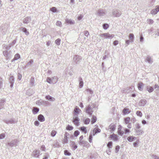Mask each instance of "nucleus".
<instances>
[{
    "label": "nucleus",
    "instance_id": "1",
    "mask_svg": "<svg viewBox=\"0 0 159 159\" xmlns=\"http://www.w3.org/2000/svg\"><path fill=\"white\" fill-rule=\"evenodd\" d=\"M92 107H91L90 105L89 104L85 107L86 112L90 116H91L93 113V108L94 107V105L93 104V106L92 105Z\"/></svg>",
    "mask_w": 159,
    "mask_h": 159
},
{
    "label": "nucleus",
    "instance_id": "2",
    "mask_svg": "<svg viewBox=\"0 0 159 159\" xmlns=\"http://www.w3.org/2000/svg\"><path fill=\"white\" fill-rule=\"evenodd\" d=\"M112 14L114 17H119L121 14V11L119 10L116 9H115L112 11Z\"/></svg>",
    "mask_w": 159,
    "mask_h": 159
},
{
    "label": "nucleus",
    "instance_id": "3",
    "mask_svg": "<svg viewBox=\"0 0 159 159\" xmlns=\"http://www.w3.org/2000/svg\"><path fill=\"white\" fill-rule=\"evenodd\" d=\"M82 60V57L79 55H75L73 58V61L76 64H79Z\"/></svg>",
    "mask_w": 159,
    "mask_h": 159
},
{
    "label": "nucleus",
    "instance_id": "4",
    "mask_svg": "<svg viewBox=\"0 0 159 159\" xmlns=\"http://www.w3.org/2000/svg\"><path fill=\"white\" fill-rule=\"evenodd\" d=\"M73 120V122L74 124L76 126H78L79 125L80 119L78 118V115L74 114Z\"/></svg>",
    "mask_w": 159,
    "mask_h": 159
},
{
    "label": "nucleus",
    "instance_id": "5",
    "mask_svg": "<svg viewBox=\"0 0 159 159\" xmlns=\"http://www.w3.org/2000/svg\"><path fill=\"white\" fill-rule=\"evenodd\" d=\"M36 103L39 106H40L41 105H43L44 106H48L49 104H50V103L48 102L47 101L43 100L41 99L37 101Z\"/></svg>",
    "mask_w": 159,
    "mask_h": 159
},
{
    "label": "nucleus",
    "instance_id": "6",
    "mask_svg": "<svg viewBox=\"0 0 159 159\" xmlns=\"http://www.w3.org/2000/svg\"><path fill=\"white\" fill-rule=\"evenodd\" d=\"M100 36L102 38L105 37L106 39H111L114 36V35L110 34L109 33H105L101 34Z\"/></svg>",
    "mask_w": 159,
    "mask_h": 159
},
{
    "label": "nucleus",
    "instance_id": "7",
    "mask_svg": "<svg viewBox=\"0 0 159 159\" xmlns=\"http://www.w3.org/2000/svg\"><path fill=\"white\" fill-rule=\"evenodd\" d=\"M106 14V11L105 9H100L98 10L97 15L100 16H102Z\"/></svg>",
    "mask_w": 159,
    "mask_h": 159
},
{
    "label": "nucleus",
    "instance_id": "8",
    "mask_svg": "<svg viewBox=\"0 0 159 159\" xmlns=\"http://www.w3.org/2000/svg\"><path fill=\"white\" fill-rule=\"evenodd\" d=\"M7 25H2L1 26V30L3 34H5L7 29Z\"/></svg>",
    "mask_w": 159,
    "mask_h": 159
},
{
    "label": "nucleus",
    "instance_id": "9",
    "mask_svg": "<svg viewBox=\"0 0 159 159\" xmlns=\"http://www.w3.org/2000/svg\"><path fill=\"white\" fill-rule=\"evenodd\" d=\"M79 144L80 145H82L84 147H89V143L86 141L84 140L80 141Z\"/></svg>",
    "mask_w": 159,
    "mask_h": 159
},
{
    "label": "nucleus",
    "instance_id": "10",
    "mask_svg": "<svg viewBox=\"0 0 159 159\" xmlns=\"http://www.w3.org/2000/svg\"><path fill=\"white\" fill-rule=\"evenodd\" d=\"M147 101L145 99H142L139 101V105L140 106H144L147 103Z\"/></svg>",
    "mask_w": 159,
    "mask_h": 159
},
{
    "label": "nucleus",
    "instance_id": "11",
    "mask_svg": "<svg viewBox=\"0 0 159 159\" xmlns=\"http://www.w3.org/2000/svg\"><path fill=\"white\" fill-rule=\"evenodd\" d=\"M39 150H35L32 153V155L34 157H38L39 156Z\"/></svg>",
    "mask_w": 159,
    "mask_h": 159
},
{
    "label": "nucleus",
    "instance_id": "12",
    "mask_svg": "<svg viewBox=\"0 0 159 159\" xmlns=\"http://www.w3.org/2000/svg\"><path fill=\"white\" fill-rule=\"evenodd\" d=\"M31 20V18L30 17H26L24 18L23 20V23L24 24H27L29 23Z\"/></svg>",
    "mask_w": 159,
    "mask_h": 159
},
{
    "label": "nucleus",
    "instance_id": "13",
    "mask_svg": "<svg viewBox=\"0 0 159 159\" xmlns=\"http://www.w3.org/2000/svg\"><path fill=\"white\" fill-rule=\"evenodd\" d=\"M68 135H69V134L67 132H65L64 134V139L63 141V143H67L68 141V138L67 136Z\"/></svg>",
    "mask_w": 159,
    "mask_h": 159
},
{
    "label": "nucleus",
    "instance_id": "14",
    "mask_svg": "<svg viewBox=\"0 0 159 159\" xmlns=\"http://www.w3.org/2000/svg\"><path fill=\"white\" fill-rule=\"evenodd\" d=\"M17 142V140L15 139L14 140L12 141L11 142L8 143H7V145L8 146L11 147H13L16 144Z\"/></svg>",
    "mask_w": 159,
    "mask_h": 159
},
{
    "label": "nucleus",
    "instance_id": "15",
    "mask_svg": "<svg viewBox=\"0 0 159 159\" xmlns=\"http://www.w3.org/2000/svg\"><path fill=\"white\" fill-rule=\"evenodd\" d=\"M45 98L46 99L52 102L54 101L55 100V98L54 97H53L49 95L46 96Z\"/></svg>",
    "mask_w": 159,
    "mask_h": 159
},
{
    "label": "nucleus",
    "instance_id": "16",
    "mask_svg": "<svg viewBox=\"0 0 159 159\" xmlns=\"http://www.w3.org/2000/svg\"><path fill=\"white\" fill-rule=\"evenodd\" d=\"M116 127V126L114 124L112 123L109 126L108 129H110V131H113L115 129Z\"/></svg>",
    "mask_w": 159,
    "mask_h": 159
},
{
    "label": "nucleus",
    "instance_id": "17",
    "mask_svg": "<svg viewBox=\"0 0 159 159\" xmlns=\"http://www.w3.org/2000/svg\"><path fill=\"white\" fill-rule=\"evenodd\" d=\"M20 30H22L23 32H24L25 34L26 35H28L29 34V32L27 31L26 28L23 27H20Z\"/></svg>",
    "mask_w": 159,
    "mask_h": 159
},
{
    "label": "nucleus",
    "instance_id": "18",
    "mask_svg": "<svg viewBox=\"0 0 159 159\" xmlns=\"http://www.w3.org/2000/svg\"><path fill=\"white\" fill-rule=\"evenodd\" d=\"M110 137L115 141H117L118 139L117 135L116 134H114L111 135Z\"/></svg>",
    "mask_w": 159,
    "mask_h": 159
},
{
    "label": "nucleus",
    "instance_id": "19",
    "mask_svg": "<svg viewBox=\"0 0 159 159\" xmlns=\"http://www.w3.org/2000/svg\"><path fill=\"white\" fill-rule=\"evenodd\" d=\"M9 81L10 83L11 84L10 87L11 88H12L13 86L14 81V78L13 76H11L10 77Z\"/></svg>",
    "mask_w": 159,
    "mask_h": 159
},
{
    "label": "nucleus",
    "instance_id": "20",
    "mask_svg": "<svg viewBox=\"0 0 159 159\" xmlns=\"http://www.w3.org/2000/svg\"><path fill=\"white\" fill-rule=\"evenodd\" d=\"M130 112V111L129 109L125 108L122 111V112L124 115H126L129 114Z\"/></svg>",
    "mask_w": 159,
    "mask_h": 159
},
{
    "label": "nucleus",
    "instance_id": "21",
    "mask_svg": "<svg viewBox=\"0 0 159 159\" xmlns=\"http://www.w3.org/2000/svg\"><path fill=\"white\" fill-rule=\"evenodd\" d=\"M66 23L70 24V25H73L75 23V22L74 20L68 19H66Z\"/></svg>",
    "mask_w": 159,
    "mask_h": 159
},
{
    "label": "nucleus",
    "instance_id": "22",
    "mask_svg": "<svg viewBox=\"0 0 159 159\" xmlns=\"http://www.w3.org/2000/svg\"><path fill=\"white\" fill-rule=\"evenodd\" d=\"M38 119L41 122H43L45 120V118L42 114H40L38 116Z\"/></svg>",
    "mask_w": 159,
    "mask_h": 159
},
{
    "label": "nucleus",
    "instance_id": "23",
    "mask_svg": "<svg viewBox=\"0 0 159 159\" xmlns=\"http://www.w3.org/2000/svg\"><path fill=\"white\" fill-rule=\"evenodd\" d=\"M20 58V54L18 53H17L14 56V57L13 59L11 61L12 62L13 61L16 60H17V59H19Z\"/></svg>",
    "mask_w": 159,
    "mask_h": 159
},
{
    "label": "nucleus",
    "instance_id": "24",
    "mask_svg": "<svg viewBox=\"0 0 159 159\" xmlns=\"http://www.w3.org/2000/svg\"><path fill=\"white\" fill-rule=\"evenodd\" d=\"M101 130L98 128H94L93 130V135L94 136L96 133H100Z\"/></svg>",
    "mask_w": 159,
    "mask_h": 159
},
{
    "label": "nucleus",
    "instance_id": "25",
    "mask_svg": "<svg viewBox=\"0 0 159 159\" xmlns=\"http://www.w3.org/2000/svg\"><path fill=\"white\" fill-rule=\"evenodd\" d=\"M144 85L141 82L138 84V87L139 89L140 90H142L143 89V87Z\"/></svg>",
    "mask_w": 159,
    "mask_h": 159
},
{
    "label": "nucleus",
    "instance_id": "26",
    "mask_svg": "<svg viewBox=\"0 0 159 159\" xmlns=\"http://www.w3.org/2000/svg\"><path fill=\"white\" fill-rule=\"evenodd\" d=\"M39 111V109L37 107H34L32 110L33 113L34 114H37Z\"/></svg>",
    "mask_w": 159,
    "mask_h": 159
},
{
    "label": "nucleus",
    "instance_id": "27",
    "mask_svg": "<svg viewBox=\"0 0 159 159\" xmlns=\"http://www.w3.org/2000/svg\"><path fill=\"white\" fill-rule=\"evenodd\" d=\"M146 60L150 64H152L153 62L152 59L149 56L147 57Z\"/></svg>",
    "mask_w": 159,
    "mask_h": 159
},
{
    "label": "nucleus",
    "instance_id": "28",
    "mask_svg": "<svg viewBox=\"0 0 159 159\" xmlns=\"http://www.w3.org/2000/svg\"><path fill=\"white\" fill-rule=\"evenodd\" d=\"M147 90L149 92L151 93L153 91V89L152 87L150 86H148L146 87Z\"/></svg>",
    "mask_w": 159,
    "mask_h": 159
},
{
    "label": "nucleus",
    "instance_id": "29",
    "mask_svg": "<svg viewBox=\"0 0 159 159\" xmlns=\"http://www.w3.org/2000/svg\"><path fill=\"white\" fill-rule=\"evenodd\" d=\"M80 130L84 132L85 134H86L87 132L86 128L84 126H82L80 128Z\"/></svg>",
    "mask_w": 159,
    "mask_h": 159
},
{
    "label": "nucleus",
    "instance_id": "30",
    "mask_svg": "<svg viewBox=\"0 0 159 159\" xmlns=\"http://www.w3.org/2000/svg\"><path fill=\"white\" fill-rule=\"evenodd\" d=\"M129 39L130 41L132 43L134 41V36L133 34H129Z\"/></svg>",
    "mask_w": 159,
    "mask_h": 159
},
{
    "label": "nucleus",
    "instance_id": "31",
    "mask_svg": "<svg viewBox=\"0 0 159 159\" xmlns=\"http://www.w3.org/2000/svg\"><path fill=\"white\" fill-rule=\"evenodd\" d=\"M135 139H136V137H135L131 136L128 137L127 138V140L129 142H132Z\"/></svg>",
    "mask_w": 159,
    "mask_h": 159
},
{
    "label": "nucleus",
    "instance_id": "32",
    "mask_svg": "<svg viewBox=\"0 0 159 159\" xmlns=\"http://www.w3.org/2000/svg\"><path fill=\"white\" fill-rule=\"evenodd\" d=\"M30 83L32 86H34V79L33 77H31L30 79Z\"/></svg>",
    "mask_w": 159,
    "mask_h": 159
},
{
    "label": "nucleus",
    "instance_id": "33",
    "mask_svg": "<svg viewBox=\"0 0 159 159\" xmlns=\"http://www.w3.org/2000/svg\"><path fill=\"white\" fill-rule=\"evenodd\" d=\"M97 120V118L94 116H93L91 120V123L92 124H93Z\"/></svg>",
    "mask_w": 159,
    "mask_h": 159
},
{
    "label": "nucleus",
    "instance_id": "34",
    "mask_svg": "<svg viewBox=\"0 0 159 159\" xmlns=\"http://www.w3.org/2000/svg\"><path fill=\"white\" fill-rule=\"evenodd\" d=\"M5 122L7 124H11L14 123V121L13 119L6 120Z\"/></svg>",
    "mask_w": 159,
    "mask_h": 159
},
{
    "label": "nucleus",
    "instance_id": "35",
    "mask_svg": "<svg viewBox=\"0 0 159 159\" xmlns=\"http://www.w3.org/2000/svg\"><path fill=\"white\" fill-rule=\"evenodd\" d=\"M34 61L33 60L31 59L27 63L26 66H31V65L33 63Z\"/></svg>",
    "mask_w": 159,
    "mask_h": 159
},
{
    "label": "nucleus",
    "instance_id": "36",
    "mask_svg": "<svg viewBox=\"0 0 159 159\" xmlns=\"http://www.w3.org/2000/svg\"><path fill=\"white\" fill-rule=\"evenodd\" d=\"M53 83L55 84L57 81V76H54L52 79Z\"/></svg>",
    "mask_w": 159,
    "mask_h": 159
},
{
    "label": "nucleus",
    "instance_id": "37",
    "mask_svg": "<svg viewBox=\"0 0 159 159\" xmlns=\"http://www.w3.org/2000/svg\"><path fill=\"white\" fill-rule=\"evenodd\" d=\"M80 110L79 108H76L74 109V114H77L78 115V114L80 112Z\"/></svg>",
    "mask_w": 159,
    "mask_h": 159
},
{
    "label": "nucleus",
    "instance_id": "38",
    "mask_svg": "<svg viewBox=\"0 0 159 159\" xmlns=\"http://www.w3.org/2000/svg\"><path fill=\"white\" fill-rule=\"evenodd\" d=\"M143 133V131L142 130H136V134L137 135H140L142 134V133Z\"/></svg>",
    "mask_w": 159,
    "mask_h": 159
},
{
    "label": "nucleus",
    "instance_id": "39",
    "mask_svg": "<svg viewBox=\"0 0 159 159\" xmlns=\"http://www.w3.org/2000/svg\"><path fill=\"white\" fill-rule=\"evenodd\" d=\"M46 81L49 84L53 83L52 80L51 79V78L49 77H48L47 78Z\"/></svg>",
    "mask_w": 159,
    "mask_h": 159
},
{
    "label": "nucleus",
    "instance_id": "40",
    "mask_svg": "<svg viewBox=\"0 0 159 159\" xmlns=\"http://www.w3.org/2000/svg\"><path fill=\"white\" fill-rule=\"evenodd\" d=\"M158 12L155 9L152 10L151 11V13L152 14L155 15Z\"/></svg>",
    "mask_w": 159,
    "mask_h": 159
},
{
    "label": "nucleus",
    "instance_id": "41",
    "mask_svg": "<svg viewBox=\"0 0 159 159\" xmlns=\"http://www.w3.org/2000/svg\"><path fill=\"white\" fill-rule=\"evenodd\" d=\"M153 21L151 19H148L147 20V23L149 24H152L153 23Z\"/></svg>",
    "mask_w": 159,
    "mask_h": 159
},
{
    "label": "nucleus",
    "instance_id": "42",
    "mask_svg": "<svg viewBox=\"0 0 159 159\" xmlns=\"http://www.w3.org/2000/svg\"><path fill=\"white\" fill-rule=\"evenodd\" d=\"M64 153L66 156H70L71 154V153L69 152L67 150H65L64 151Z\"/></svg>",
    "mask_w": 159,
    "mask_h": 159
},
{
    "label": "nucleus",
    "instance_id": "43",
    "mask_svg": "<svg viewBox=\"0 0 159 159\" xmlns=\"http://www.w3.org/2000/svg\"><path fill=\"white\" fill-rule=\"evenodd\" d=\"M109 25L107 24H104L103 25V27L104 29L106 30L109 27Z\"/></svg>",
    "mask_w": 159,
    "mask_h": 159
},
{
    "label": "nucleus",
    "instance_id": "44",
    "mask_svg": "<svg viewBox=\"0 0 159 159\" xmlns=\"http://www.w3.org/2000/svg\"><path fill=\"white\" fill-rule=\"evenodd\" d=\"M73 129V127L69 125H68L66 127V129L69 130H72Z\"/></svg>",
    "mask_w": 159,
    "mask_h": 159
},
{
    "label": "nucleus",
    "instance_id": "45",
    "mask_svg": "<svg viewBox=\"0 0 159 159\" xmlns=\"http://www.w3.org/2000/svg\"><path fill=\"white\" fill-rule=\"evenodd\" d=\"M61 39H58L55 41V43L57 45H59L60 44Z\"/></svg>",
    "mask_w": 159,
    "mask_h": 159
},
{
    "label": "nucleus",
    "instance_id": "46",
    "mask_svg": "<svg viewBox=\"0 0 159 159\" xmlns=\"http://www.w3.org/2000/svg\"><path fill=\"white\" fill-rule=\"evenodd\" d=\"M3 54L5 56L8 57V53L7 51L5 50L3 52Z\"/></svg>",
    "mask_w": 159,
    "mask_h": 159
},
{
    "label": "nucleus",
    "instance_id": "47",
    "mask_svg": "<svg viewBox=\"0 0 159 159\" xmlns=\"http://www.w3.org/2000/svg\"><path fill=\"white\" fill-rule=\"evenodd\" d=\"M80 134V132L78 130H76L75 131L74 133V135L75 137H77Z\"/></svg>",
    "mask_w": 159,
    "mask_h": 159
},
{
    "label": "nucleus",
    "instance_id": "48",
    "mask_svg": "<svg viewBox=\"0 0 159 159\" xmlns=\"http://www.w3.org/2000/svg\"><path fill=\"white\" fill-rule=\"evenodd\" d=\"M130 119L129 117H127L125 119V122L126 124L129 123L130 120Z\"/></svg>",
    "mask_w": 159,
    "mask_h": 159
},
{
    "label": "nucleus",
    "instance_id": "49",
    "mask_svg": "<svg viewBox=\"0 0 159 159\" xmlns=\"http://www.w3.org/2000/svg\"><path fill=\"white\" fill-rule=\"evenodd\" d=\"M56 133H57V132L55 130H53L52 131V132H51V136L52 137H54L56 135Z\"/></svg>",
    "mask_w": 159,
    "mask_h": 159
},
{
    "label": "nucleus",
    "instance_id": "50",
    "mask_svg": "<svg viewBox=\"0 0 159 159\" xmlns=\"http://www.w3.org/2000/svg\"><path fill=\"white\" fill-rule=\"evenodd\" d=\"M90 122V119L89 118H87L85 119L84 121V123L85 124H88Z\"/></svg>",
    "mask_w": 159,
    "mask_h": 159
},
{
    "label": "nucleus",
    "instance_id": "51",
    "mask_svg": "<svg viewBox=\"0 0 159 159\" xmlns=\"http://www.w3.org/2000/svg\"><path fill=\"white\" fill-rule=\"evenodd\" d=\"M93 139L92 134H90L89 136V140L90 143H91L92 142V140Z\"/></svg>",
    "mask_w": 159,
    "mask_h": 159
},
{
    "label": "nucleus",
    "instance_id": "52",
    "mask_svg": "<svg viewBox=\"0 0 159 159\" xmlns=\"http://www.w3.org/2000/svg\"><path fill=\"white\" fill-rule=\"evenodd\" d=\"M136 114L137 116L140 117H141L142 116V114L141 111H137L136 112Z\"/></svg>",
    "mask_w": 159,
    "mask_h": 159
},
{
    "label": "nucleus",
    "instance_id": "53",
    "mask_svg": "<svg viewBox=\"0 0 159 159\" xmlns=\"http://www.w3.org/2000/svg\"><path fill=\"white\" fill-rule=\"evenodd\" d=\"M50 10L52 12H55L56 11L57 8L55 7H53L50 8Z\"/></svg>",
    "mask_w": 159,
    "mask_h": 159
},
{
    "label": "nucleus",
    "instance_id": "54",
    "mask_svg": "<svg viewBox=\"0 0 159 159\" xmlns=\"http://www.w3.org/2000/svg\"><path fill=\"white\" fill-rule=\"evenodd\" d=\"M112 142L110 141L109 142L108 144H107V146L109 148H111V146H112Z\"/></svg>",
    "mask_w": 159,
    "mask_h": 159
},
{
    "label": "nucleus",
    "instance_id": "55",
    "mask_svg": "<svg viewBox=\"0 0 159 159\" xmlns=\"http://www.w3.org/2000/svg\"><path fill=\"white\" fill-rule=\"evenodd\" d=\"M120 147L119 146L117 145L116 147L115 148V152L116 153H117L118 152L120 149Z\"/></svg>",
    "mask_w": 159,
    "mask_h": 159
},
{
    "label": "nucleus",
    "instance_id": "56",
    "mask_svg": "<svg viewBox=\"0 0 159 159\" xmlns=\"http://www.w3.org/2000/svg\"><path fill=\"white\" fill-rule=\"evenodd\" d=\"M5 134H0V139H2L5 137Z\"/></svg>",
    "mask_w": 159,
    "mask_h": 159
},
{
    "label": "nucleus",
    "instance_id": "57",
    "mask_svg": "<svg viewBox=\"0 0 159 159\" xmlns=\"http://www.w3.org/2000/svg\"><path fill=\"white\" fill-rule=\"evenodd\" d=\"M131 41L129 40H126L125 41V43H126V45L125 46L127 47L128 46V45L129 44V43L130 42H131Z\"/></svg>",
    "mask_w": 159,
    "mask_h": 159
},
{
    "label": "nucleus",
    "instance_id": "58",
    "mask_svg": "<svg viewBox=\"0 0 159 159\" xmlns=\"http://www.w3.org/2000/svg\"><path fill=\"white\" fill-rule=\"evenodd\" d=\"M84 34L86 37H88L89 35V32L87 30L85 31L84 32Z\"/></svg>",
    "mask_w": 159,
    "mask_h": 159
},
{
    "label": "nucleus",
    "instance_id": "59",
    "mask_svg": "<svg viewBox=\"0 0 159 159\" xmlns=\"http://www.w3.org/2000/svg\"><path fill=\"white\" fill-rule=\"evenodd\" d=\"M87 91L88 93H89L91 94H92L93 93V91L89 89H87Z\"/></svg>",
    "mask_w": 159,
    "mask_h": 159
},
{
    "label": "nucleus",
    "instance_id": "60",
    "mask_svg": "<svg viewBox=\"0 0 159 159\" xmlns=\"http://www.w3.org/2000/svg\"><path fill=\"white\" fill-rule=\"evenodd\" d=\"M152 157L154 159H159V157L156 155L153 154L152 155Z\"/></svg>",
    "mask_w": 159,
    "mask_h": 159
},
{
    "label": "nucleus",
    "instance_id": "61",
    "mask_svg": "<svg viewBox=\"0 0 159 159\" xmlns=\"http://www.w3.org/2000/svg\"><path fill=\"white\" fill-rule=\"evenodd\" d=\"M124 132L123 131L119 130L118 131V134L119 135L122 136L124 134Z\"/></svg>",
    "mask_w": 159,
    "mask_h": 159
},
{
    "label": "nucleus",
    "instance_id": "62",
    "mask_svg": "<svg viewBox=\"0 0 159 159\" xmlns=\"http://www.w3.org/2000/svg\"><path fill=\"white\" fill-rule=\"evenodd\" d=\"M135 127L136 129H139L140 128V125L139 124H137L135 125Z\"/></svg>",
    "mask_w": 159,
    "mask_h": 159
},
{
    "label": "nucleus",
    "instance_id": "63",
    "mask_svg": "<svg viewBox=\"0 0 159 159\" xmlns=\"http://www.w3.org/2000/svg\"><path fill=\"white\" fill-rule=\"evenodd\" d=\"M34 124L35 126H38L39 125V123L38 121L36 120L35 121Z\"/></svg>",
    "mask_w": 159,
    "mask_h": 159
},
{
    "label": "nucleus",
    "instance_id": "64",
    "mask_svg": "<svg viewBox=\"0 0 159 159\" xmlns=\"http://www.w3.org/2000/svg\"><path fill=\"white\" fill-rule=\"evenodd\" d=\"M155 88L156 89V90L159 91V86L157 84L155 85Z\"/></svg>",
    "mask_w": 159,
    "mask_h": 159
}]
</instances>
